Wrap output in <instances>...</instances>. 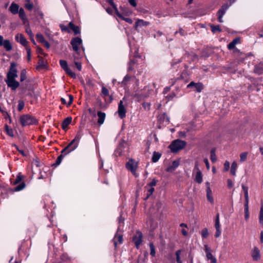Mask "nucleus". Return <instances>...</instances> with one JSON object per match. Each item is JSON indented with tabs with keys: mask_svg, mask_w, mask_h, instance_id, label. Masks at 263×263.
<instances>
[{
	"mask_svg": "<svg viewBox=\"0 0 263 263\" xmlns=\"http://www.w3.org/2000/svg\"><path fill=\"white\" fill-rule=\"evenodd\" d=\"M16 64L14 63H11L9 71L7 74V78L5 82L7 86L11 88L12 90H15L20 86V83L15 80L17 77V69Z\"/></svg>",
	"mask_w": 263,
	"mask_h": 263,
	"instance_id": "1",
	"label": "nucleus"
},
{
	"mask_svg": "<svg viewBox=\"0 0 263 263\" xmlns=\"http://www.w3.org/2000/svg\"><path fill=\"white\" fill-rule=\"evenodd\" d=\"M151 93L149 86H147L143 89L137 92L134 95V98L138 101H141L149 97Z\"/></svg>",
	"mask_w": 263,
	"mask_h": 263,
	"instance_id": "2",
	"label": "nucleus"
},
{
	"mask_svg": "<svg viewBox=\"0 0 263 263\" xmlns=\"http://www.w3.org/2000/svg\"><path fill=\"white\" fill-rule=\"evenodd\" d=\"M20 122L23 126L35 124L37 123V120L32 116L29 115H24L20 117Z\"/></svg>",
	"mask_w": 263,
	"mask_h": 263,
	"instance_id": "3",
	"label": "nucleus"
},
{
	"mask_svg": "<svg viewBox=\"0 0 263 263\" xmlns=\"http://www.w3.org/2000/svg\"><path fill=\"white\" fill-rule=\"evenodd\" d=\"M185 145V141L178 139L174 141L169 146V148L172 152L176 153L183 148Z\"/></svg>",
	"mask_w": 263,
	"mask_h": 263,
	"instance_id": "4",
	"label": "nucleus"
},
{
	"mask_svg": "<svg viewBox=\"0 0 263 263\" xmlns=\"http://www.w3.org/2000/svg\"><path fill=\"white\" fill-rule=\"evenodd\" d=\"M193 176L194 177V181L198 184H201L202 182V174L201 170L199 169V163L196 162L193 170Z\"/></svg>",
	"mask_w": 263,
	"mask_h": 263,
	"instance_id": "5",
	"label": "nucleus"
},
{
	"mask_svg": "<svg viewBox=\"0 0 263 263\" xmlns=\"http://www.w3.org/2000/svg\"><path fill=\"white\" fill-rule=\"evenodd\" d=\"M82 136V134L81 132L80 131L78 132L74 139H73L66 146L68 149V152L70 153L77 148Z\"/></svg>",
	"mask_w": 263,
	"mask_h": 263,
	"instance_id": "6",
	"label": "nucleus"
},
{
	"mask_svg": "<svg viewBox=\"0 0 263 263\" xmlns=\"http://www.w3.org/2000/svg\"><path fill=\"white\" fill-rule=\"evenodd\" d=\"M187 88H192L194 91L200 92L203 88V86L201 83H195L192 81L187 85Z\"/></svg>",
	"mask_w": 263,
	"mask_h": 263,
	"instance_id": "7",
	"label": "nucleus"
},
{
	"mask_svg": "<svg viewBox=\"0 0 263 263\" xmlns=\"http://www.w3.org/2000/svg\"><path fill=\"white\" fill-rule=\"evenodd\" d=\"M70 43L72 45L73 50L78 53L79 46L82 43V39L79 37H76L71 40Z\"/></svg>",
	"mask_w": 263,
	"mask_h": 263,
	"instance_id": "8",
	"label": "nucleus"
},
{
	"mask_svg": "<svg viewBox=\"0 0 263 263\" xmlns=\"http://www.w3.org/2000/svg\"><path fill=\"white\" fill-rule=\"evenodd\" d=\"M142 234L141 232L137 231L134 236L133 237V241L134 242L137 249H139L142 242Z\"/></svg>",
	"mask_w": 263,
	"mask_h": 263,
	"instance_id": "9",
	"label": "nucleus"
},
{
	"mask_svg": "<svg viewBox=\"0 0 263 263\" xmlns=\"http://www.w3.org/2000/svg\"><path fill=\"white\" fill-rule=\"evenodd\" d=\"M215 228L216 229L215 236L218 238L220 236L221 233L219 219V214L218 213H217L216 215L215 220Z\"/></svg>",
	"mask_w": 263,
	"mask_h": 263,
	"instance_id": "10",
	"label": "nucleus"
},
{
	"mask_svg": "<svg viewBox=\"0 0 263 263\" xmlns=\"http://www.w3.org/2000/svg\"><path fill=\"white\" fill-rule=\"evenodd\" d=\"M136 22L135 24V28L137 31H140L141 29L143 27H146L149 25V23L147 21H144L143 20L135 19Z\"/></svg>",
	"mask_w": 263,
	"mask_h": 263,
	"instance_id": "11",
	"label": "nucleus"
},
{
	"mask_svg": "<svg viewBox=\"0 0 263 263\" xmlns=\"http://www.w3.org/2000/svg\"><path fill=\"white\" fill-rule=\"evenodd\" d=\"M158 120L163 126L167 125L170 122V118L165 113L160 114L158 117Z\"/></svg>",
	"mask_w": 263,
	"mask_h": 263,
	"instance_id": "12",
	"label": "nucleus"
},
{
	"mask_svg": "<svg viewBox=\"0 0 263 263\" xmlns=\"http://www.w3.org/2000/svg\"><path fill=\"white\" fill-rule=\"evenodd\" d=\"M207 200L212 204L214 203V199L212 192L210 188V183L209 182L205 183Z\"/></svg>",
	"mask_w": 263,
	"mask_h": 263,
	"instance_id": "13",
	"label": "nucleus"
},
{
	"mask_svg": "<svg viewBox=\"0 0 263 263\" xmlns=\"http://www.w3.org/2000/svg\"><path fill=\"white\" fill-rule=\"evenodd\" d=\"M15 39L17 42L20 43L23 46H25V47L28 46V42L22 34L17 33L15 35Z\"/></svg>",
	"mask_w": 263,
	"mask_h": 263,
	"instance_id": "14",
	"label": "nucleus"
},
{
	"mask_svg": "<svg viewBox=\"0 0 263 263\" xmlns=\"http://www.w3.org/2000/svg\"><path fill=\"white\" fill-rule=\"evenodd\" d=\"M119 116L121 119H123L125 117L126 109L123 105V101L121 100L119 103L118 109L117 111Z\"/></svg>",
	"mask_w": 263,
	"mask_h": 263,
	"instance_id": "15",
	"label": "nucleus"
},
{
	"mask_svg": "<svg viewBox=\"0 0 263 263\" xmlns=\"http://www.w3.org/2000/svg\"><path fill=\"white\" fill-rule=\"evenodd\" d=\"M179 161L178 160H174L170 164L166 169V171L168 172H173L175 171L179 165Z\"/></svg>",
	"mask_w": 263,
	"mask_h": 263,
	"instance_id": "16",
	"label": "nucleus"
},
{
	"mask_svg": "<svg viewBox=\"0 0 263 263\" xmlns=\"http://www.w3.org/2000/svg\"><path fill=\"white\" fill-rule=\"evenodd\" d=\"M251 256L254 260H258L260 258V251L257 247H254L252 251Z\"/></svg>",
	"mask_w": 263,
	"mask_h": 263,
	"instance_id": "17",
	"label": "nucleus"
},
{
	"mask_svg": "<svg viewBox=\"0 0 263 263\" xmlns=\"http://www.w3.org/2000/svg\"><path fill=\"white\" fill-rule=\"evenodd\" d=\"M97 115L98 117V123L99 125H101L103 124L104 122L106 117V114L104 112L99 111L97 113Z\"/></svg>",
	"mask_w": 263,
	"mask_h": 263,
	"instance_id": "18",
	"label": "nucleus"
},
{
	"mask_svg": "<svg viewBox=\"0 0 263 263\" xmlns=\"http://www.w3.org/2000/svg\"><path fill=\"white\" fill-rule=\"evenodd\" d=\"M231 5V4H224L220 9L218 11V14L220 16H223L225 14L227 10L228 9V8Z\"/></svg>",
	"mask_w": 263,
	"mask_h": 263,
	"instance_id": "19",
	"label": "nucleus"
},
{
	"mask_svg": "<svg viewBox=\"0 0 263 263\" xmlns=\"http://www.w3.org/2000/svg\"><path fill=\"white\" fill-rule=\"evenodd\" d=\"M20 89H21L22 93H25L27 89L30 90L31 89V86L29 84V82L27 81L22 84Z\"/></svg>",
	"mask_w": 263,
	"mask_h": 263,
	"instance_id": "20",
	"label": "nucleus"
},
{
	"mask_svg": "<svg viewBox=\"0 0 263 263\" xmlns=\"http://www.w3.org/2000/svg\"><path fill=\"white\" fill-rule=\"evenodd\" d=\"M72 121V118L71 117H68L65 118L62 122V125L63 129L65 130L68 126L70 124Z\"/></svg>",
	"mask_w": 263,
	"mask_h": 263,
	"instance_id": "21",
	"label": "nucleus"
},
{
	"mask_svg": "<svg viewBox=\"0 0 263 263\" xmlns=\"http://www.w3.org/2000/svg\"><path fill=\"white\" fill-rule=\"evenodd\" d=\"M9 10L12 14H15L18 13L19 6L16 4L12 3L9 8Z\"/></svg>",
	"mask_w": 263,
	"mask_h": 263,
	"instance_id": "22",
	"label": "nucleus"
},
{
	"mask_svg": "<svg viewBox=\"0 0 263 263\" xmlns=\"http://www.w3.org/2000/svg\"><path fill=\"white\" fill-rule=\"evenodd\" d=\"M240 42L239 38H235L234 39L231 43L229 44L228 45V48L229 49H232L234 48L236 45L238 44Z\"/></svg>",
	"mask_w": 263,
	"mask_h": 263,
	"instance_id": "23",
	"label": "nucleus"
},
{
	"mask_svg": "<svg viewBox=\"0 0 263 263\" xmlns=\"http://www.w3.org/2000/svg\"><path fill=\"white\" fill-rule=\"evenodd\" d=\"M117 15L121 19L124 20L126 22L132 24V19H130L129 17H128V16H124L123 15V14H121L118 11L116 12Z\"/></svg>",
	"mask_w": 263,
	"mask_h": 263,
	"instance_id": "24",
	"label": "nucleus"
},
{
	"mask_svg": "<svg viewBox=\"0 0 263 263\" xmlns=\"http://www.w3.org/2000/svg\"><path fill=\"white\" fill-rule=\"evenodd\" d=\"M113 241H114L115 247L116 248L118 245L117 241H119V243H121L122 242V241H123L122 236L121 235H115V236L114 237V238L113 239Z\"/></svg>",
	"mask_w": 263,
	"mask_h": 263,
	"instance_id": "25",
	"label": "nucleus"
},
{
	"mask_svg": "<svg viewBox=\"0 0 263 263\" xmlns=\"http://www.w3.org/2000/svg\"><path fill=\"white\" fill-rule=\"evenodd\" d=\"M68 27L70 29H71L73 31L75 34L80 33V29H79V27L75 26L71 22L69 23Z\"/></svg>",
	"mask_w": 263,
	"mask_h": 263,
	"instance_id": "26",
	"label": "nucleus"
},
{
	"mask_svg": "<svg viewBox=\"0 0 263 263\" xmlns=\"http://www.w3.org/2000/svg\"><path fill=\"white\" fill-rule=\"evenodd\" d=\"M2 46L6 49L7 51H10L12 49V45L10 41L8 40H4L2 44Z\"/></svg>",
	"mask_w": 263,
	"mask_h": 263,
	"instance_id": "27",
	"label": "nucleus"
},
{
	"mask_svg": "<svg viewBox=\"0 0 263 263\" xmlns=\"http://www.w3.org/2000/svg\"><path fill=\"white\" fill-rule=\"evenodd\" d=\"M237 168V164L236 162L234 161L231 165V173L233 176H236V172Z\"/></svg>",
	"mask_w": 263,
	"mask_h": 263,
	"instance_id": "28",
	"label": "nucleus"
},
{
	"mask_svg": "<svg viewBox=\"0 0 263 263\" xmlns=\"http://www.w3.org/2000/svg\"><path fill=\"white\" fill-rule=\"evenodd\" d=\"M145 187L146 189V198H148L153 194L155 189L154 187H150L147 185H146Z\"/></svg>",
	"mask_w": 263,
	"mask_h": 263,
	"instance_id": "29",
	"label": "nucleus"
},
{
	"mask_svg": "<svg viewBox=\"0 0 263 263\" xmlns=\"http://www.w3.org/2000/svg\"><path fill=\"white\" fill-rule=\"evenodd\" d=\"M206 257L208 260L211 261V263H216L217 260L216 258L213 256L212 253H208V254H206Z\"/></svg>",
	"mask_w": 263,
	"mask_h": 263,
	"instance_id": "30",
	"label": "nucleus"
},
{
	"mask_svg": "<svg viewBox=\"0 0 263 263\" xmlns=\"http://www.w3.org/2000/svg\"><path fill=\"white\" fill-rule=\"evenodd\" d=\"M136 9L137 10L138 12H139L142 14H145L147 12V10H146L145 9L144 6L142 5H138L136 7Z\"/></svg>",
	"mask_w": 263,
	"mask_h": 263,
	"instance_id": "31",
	"label": "nucleus"
},
{
	"mask_svg": "<svg viewBox=\"0 0 263 263\" xmlns=\"http://www.w3.org/2000/svg\"><path fill=\"white\" fill-rule=\"evenodd\" d=\"M161 157V154L158 152H155L153 153L152 157V161L153 162H157Z\"/></svg>",
	"mask_w": 263,
	"mask_h": 263,
	"instance_id": "32",
	"label": "nucleus"
},
{
	"mask_svg": "<svg viewBox=\"0 0 263 263\" xmlns=\"http://www.w3.org/2000/svg\"><path fill=\"white\" fill-rule=\"evenodd\" d=\"M121 12H120L121 14H123V15L124 16H129L130 13H131V12L130 11V10H129L128 9L126 8H123V7H121Z\"/></svg>",
	"mask_w": 263,
	"mask_h": 263,
	"instance_id": "33",
	"label": "nucleus"
},
{
	"mask_svg": "<svg viewBox=\"0 0 263 263\" xmlns=\"http://www.w3.org/2000/svg\"><path fill=\"white\" fill-rule=\"evenodd\" d=\"M242 190L245 194V201H249V194H248V189L245 185H242Z\"/></svg>",
	"mask_w": 263,
	"mask_h": 263,
	"instance_id": "34",
	"label": "nucleus"
},
{
	"mask_svg": "<svg viewBox=\"0 0 263 263\" xmlns=\"http://www.w3.org/2000/svg\"><path fill=\"white\" fill-rule=\"evenodd\" d=\"M210 27L211 28V30L213 33H216V32H221V30L220 28L219 25L215 26L214 25H211Z\"/></svg>",
	"mask_w": 263,
	"mask_h": 263,
	"instance_id": "35",
	"label": "nucleus"
},
{
	"mask_svg": "<svg viewBox=\"0 0 263 263\" xmlns=\"http://www.w3.org/2000/svg\"><path fill=\"white\" fill-rule=\"evenodd\" d=\"M26 69H23L20 73V81L21 82H23L26 79Z\"/></svg>",
	"mask_w": 263,
	"mask_h": 263,
	"instance_id": "36",
	"label": "nucleus"
},
{
	"mask_svg": "<svg viewBox=\"0 0 263 263\" xmlns=\"http://www.w3.org/2000/svg\"><path fill=\"white\" fill-rule=\"evenodd\" d=\"M211 160L213 162H215L217 160L215 149L214 148L211 151Z\"/></svg>",
	"mask_w": 263,
	"mask_h": 263,
	"instance_id": "37",
	"label": "nucleus"
},
{
	"mask_svg": "<svg viewBox=\"0 0 263 263\" xmlns=\"http://www.w3.org/2000/svg\"><path fill=\"white\" fill-rule=\"evenodd\" d=\"M65 72L67 74L70 76L71 78H75L76 76L74 72H73L69 67L65 70Z\"/></svg>",
	"mask_w": 263,
	"mask_h": 263,
	"instance_id": "38",
	"label": "nucleus"
},
{
	"mask_svg": "<svg viewBox=\"0 0 263 263\" xmlns=\"http://www.w3.org/2000/svg\"><path fill=\"white\" fill-rule=\"evenodd\" d=\"M259 222L260 224L263 225V205H261L259 212Z\"/></svg>",
	"mask_w": 263,
	"mask_h": 263,
	"instance_id": "39",
	"label": "nucleus"
},
{
	"mask_svg": "<svg viewBox=\"0 0 263 263\" xmlns=\"http://www.w3.org/2000/svg\"><path fill=\"white\" fill-rule=\"evenodd\" d=\"M5 130L7 134L10 137H13V131L12 129L10 128L7 125H5Z\"/></svg>",
	"mask_w": 263,
	"mask_h": 263,
	"instance_id": "40",
	"label": "nucleus"
},
{
	"mask_svg": "<svg viewBox=\"0 0 263 263\" xmlns=\"http://www.w3.org/2000/svg\"><path fill=\"white\" fill-rule=\"evenodd\" d=\"M60 64L61 67L65 70L66 68L68 67L67 65V63L66 61L61 60H60Z\"/></svg>",
	"mask_w": 263,
	"mask_h": 263,
	"instance_id": "41",
	"label": "nucleus"
},
{
	"mask_svg": "<svg viewBox=\"0 0 263 263\" xmlns=\"http://www.w3.org/2000/svg\"><path fill=\"white\" fill-rule=\"evenodd\" d=\"M20 17L24 20L25 19V13L23 8H21L18 11Z\"/></svg>",
	"mask_w": 263,
	"mask_h": 263,
	"instance_id": "42",
	"label": "nucleus"
},
{
	"mask_svg": "<svg viewBox=\"0 0 263 263\" xmlns=\"http://www.w3.org/2000/svg\"><path fill=\"white\" fill-rule=\"evenodd\" d=\"M26 184L24 182H22L19 185H17L15 188V191H20L23 190L25 187Z\"/></svg>",
	"mask_w": 263,
	"mask_h": 263,
	"instance_id": "43",
	"label": "nucleus"
},
{
	"mask_svg": "<svg viewBox=\"0 0 263 263\" xmlns=\"http://www.w3.org/2000/svg\"><path fill=\"white\" fill-rule=\"evenodd\" d=\"M149 248H150V250H151V252H150L151 255L152 256H155V254H156L155 248V246H154L153 243H149Z\"/></svg>",
	"mask_w": 263,
	"mask_h": 263,
	"instance_id": "44",
	"label": "nucleus"
},
{
	"mask_svg": "<svg viewBox=\"0 0 263 263\" xmlns=\"http://www.w3.org/2000/svg\"><path fill=\"white\" fill-rule=\"evenodd\" d=\"M201 236L203 238H207L209 236L208 230L206 228L203 229L201 231Z\"/></svg>",
	"mask_w": 263,
	"mask_h": 263,
	"instance_id": "45",
	"label": "nucleus"
},
{
	"mask_svg": "<svg viewBox=\"0 0 263 263\" xmlns=\"http://www.w3.org/2000/svg\"><path fill=\"white\" fill-rule=\"evenodd\" d=\"M37 41L41 43H43L45 40L43 35L41 33H37L36 35Z\"/></svg>",
	"mask_w": 263,
	"mask_h": 263,
	"instance_id": "46",
	"label": "nucleus"
},
{
	"mask_svg": "<svg viewBox=\"0 0 263 263\" xmlns=\"http://www.w3.org/2000/svg\"><path fill=\"white\" fill-rule=\"evenodd\" d=\"M25 103L23 101L19 100L18 102V110L21 111L24 107Z\"/></svg>",
	"mask_w": 263,
	"mask_h": 263,
	"instance_id": "47",
	"label": "nucleus"
},
{
	"mask_svg": "<svg viewBox=\"0 0 263 263\" xmlns=\"http://www.w3.org/2000/svg\"><path fill=\"white\" fill-rule=\"evenodd\" d=\"M248 153L247 152H244L241 153L240 155V161L241 162H243L247 159Z\"/></svg>",
	"mask_w": 263,
	"mask_h": 263,
	"instance_id": "48",
	"label": "nucleus"
},
{
	"mask_svg": "<svg viewBox=\"0 0 263 263\" xmlns=\"http://www.w3.org/2000/svg\"><path fill=\"white\" fill-rule=\"evenodd\" d=\"M181 254V250H178L176 252V261L177 263H182L181 260H180V255Z\"/></svg>",
	"mask_w": 263,
	"mask_h": 263,
	"instance_id": "49",
	"label": "nucleus"
},
{
	"mask_svg": "<svg viewBox=\"0 0 263 263\" xmlns=\"http://www.w3.org/2000/svg\"><path fill=\"white\" fill-rule=\"evenodd\" d=\"M26 51H27V58H28V61H30V59H31V48L30 47H29L28 46H26Z\"/></svg>",
	"mask_w": 263,
	"mask_h": 263,
	"instance_id": "50",
	"label": "nucleus"
},
{
	"mask_svg": "<svg viewBox=\"0 0 263 263\" xmlns=\"http://www.w3.org/2000/svg\"><path fill=\"white\" fill-rule=\"evenodd\" d=\"M102 93L104 96H109V90L104 86L102 87Z\"/></svg>",
	"mask_w": 263,
	"mask_h": 263,
	"instance_id": "51",
	"label": "nucleus"
},
{
	"mask_svg": "<svg viewBox=\"0 0 263 263\" xmlns=\"http://www.w3.org/2000/svg\"><path fill=\"white\" fill-rule=\"evenodd\" d=\"M63 158V155H61L59 156H58V158H57L55 163L54 164V165H55V166L59 165L61 163V161L62 160Z\"/></svg>",
	"mask_w": 263,
	"mask_h": 263,
	"instance_id": "52",
	"label": "nucleus"
},
{
	"mask_svg": "<svg viewBox=\"0 0 263 263\" xmlns=\"http://www.w3.org/2000/svg\"><path fill=\"white\" fill-rule=\"evenodd\" d=\"M158 181L156 179H153L148 184L146 185L154 187L157 184Z\"/></svg>",
	"mask_w": 263,
	"mask_h": 263,
	"instance_id": "53",
	"label": "nucleus"
},
{
	"mask_svg": "<svg viewBox=\"0 0 263 263\" xmlns=\"http://www.w3.org/2000/svg\"><path fill=\"white\" fill-rule=\"evenodd\" d=\"M126 167L128 171L132 172V159H129L128 161L126 163Z\"/></svg>",
	"mask_w": 263,
	"mask_h": 263,
	"instance_id": "54",
	"label": "nucleus"
},
{
	"mask_svg": "<svg viewBox=\"0 0 263 263\" xmlns=\"http://www.w3.org/2000/svg\"><path fill=\"white\" fill-rule=\"evenodd\" d=\"M245 213V219L246 221H248L250 217V213L249 210H244Z\"/></svg>",
	"mask_w": 263,
	"mask_h": 263,
	"instance_id": "55",
	"label": "nucleus"
},
{
	"mask_svg": "<svg viewBox=\"0 0 263 263\" xmlns=\"http://www.w3.org/2000/svg\"><path fill=\"white\" fill-rule=\"evenodd\" d=\"M22 179H23V176L21 175L20 174H18L15 179V180L14 181V184L19 183L20 182H21L22 181Z\"/></svg>",
	"mask_w": 263,
	"mask_h": 263,
	"instance_id": "56",
	"label": "nucleus"
},
{
	"mask_svg": "<svg viewBox=\"0 0 263 263\" xmlns=\"http://www.w3.org/2000/svg\"><path fill=\"white\" fill-rule=\"evenodd\" d=\"M13 146L15 147V148L23 156H27V154L25 153V152L23 151V150H22V149H20L18 147V146L15 145V144H14L13 145Z\"/></svg>",
	"mask_w": 263,
	"mask_h": 263,
	"instance_id": "57",
	"label": "nucleus"
},
{
	"mask_svg": "<svg viewBox=\"0 0 263 263\" xmlns=\"http://www.w3.org/2000/svg\"><path fill=\"white\" fill-rule=\"evenodd\" d=\"M74 64H75L77 68L78 69V70L79 71H81V69H82L81 63L79 62H78V61H74Z\"/></svg>",
	"mask_w": 263,
	"mask_h": 263,
	"instance_id": "58",
	"label": "nucleus"
},
{
	"mask_svg": "<svg viewBox=\"0 0 263 263\" xmlns=\"http://www.w3.org/2000/svg\"><path fill=\"white\" fill-rule=\"evenodd\" d=\"M230 168V163L226 161L224 163V171H228Z\"/></svg>",
	"mask_w": 263,
	"mask_h": 263,
	"instance_id": "59",
	"label": "nucleus"
},
{
	"mask_svg": "<svg viewBox=\"0 0 263 263\" xmlns=\"http://www.w3.org/2000/svg\"><path fill=\"white\" fill-rule=\"evenodd\" d=\"M106 1L109 4H110L113 7V8H114V9L116 11V12H117L118 11L117 8L116 6V5H115V4L114 3L113 0H106Z\"/></svg>",
	"mask_w": 263,
	"mask_h": 263,
	"instance_id": "60",
	"label": "nucleus"
},
{
	"mask_svg": "<svg viewBox=\"0 0 263 263\" xmlns=\"http://www.w3.org/2000/svg\"><path fill=\"white\" fill-rule=\"evenodd\" d=\"M143 107L145 109L149 110L150 109L151 107V104L148 102H144L143 103Z\"/></svg>",
	"mask_w": 263,
	"mask_h": 263,
	"instance_id": "61",
	"label": "nucleus"
},
{
	"mask_svg": "<svg viewBox=\"0 0 263 263\" xmlns=\"http://www.w3.org/2000/svg\"><path fill=\"white\" fill-rule=\"evenodd\" d=\"M254 72L260 74L263 72V70H260L258 66H256L254 69Z\"/></svg>",
	"mask_w": 263,
	"mask_h": 263,
	"instance_id": "62",
	"label": "nucleus"
},
{
	"mask_svg": "<svg viewBox=\"0 0 263 263\" xmlns=\"http://www.w3.org/2000/svg\"><path fill=\"white\" fill-rule=\"evenodd\" d=\"M227 183H228V187L229 188H232L233 186V183L232 182V181L230 179H228L227 180Z\"/></svg>",
	"mask_w": 263,
	"mask_h": 263,
	"instance_id": "63",
	"label": "nucleus"
},
{
	"mask_svg": "<svg viewBox=\"0 0 263 263\" xmlns=\"http://www.w3.org/2000/svg\"><path fill=\"white\" fill-rule=\"evenodd\" d=\"M204 251L206 253V254H208V253L211 252V250L210 249V248L208 247V245H204Z\"/></svg>",
	"mask_w": 263,
	"mask_h": 263,
	"instance_id": "64",
	"label": "nucleus"
}]
</instances>
